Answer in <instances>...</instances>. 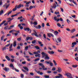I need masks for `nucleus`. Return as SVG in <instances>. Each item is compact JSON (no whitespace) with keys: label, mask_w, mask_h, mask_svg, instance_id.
Listing matches in <instances>:
<instances>
[{"label":"nucleus","mask_w":78,"mask_h":78,"mask_svg":"<svg viewBox=\"0 0 78 78\" xmlns=\"http://www.w3.org/2000/svg\"><path fill=\"white\" fill-rule=\"evenodd\" d=\"M41 55H42V58H45L44 59L46 60L47 59H49V57L48 56V55L47 53H45L44 52H43L41 53Z\"/></svg>","instance_id":"f257e3e1"},{"label":"nucleus","mask_w":78,"mask_h":78,"mask_svg":"<svg viewBox=\"0 0 78 78\" xmlns=\"http://www.w3.org/2000/svg\"><path fill=\"white\" fill-rule=\"evenodd\" d=\"M45 63L46 64H50L51 67L53 66V63L51 62V61L50 60L49 61H45Z\"/></svg>","instance_id":"f03ea898"},{"label":"nucleus","mask_w":78,"mask_h":78,"mask_svg":"<svg viewBox=\"0 0 78 78\" xmlns=\"http://www.w3.org/2000/svg\"><path fill=\"white\" fill-rule=\"evenodd\" d=\"M56 42L57 44L58 43H61V38L59 37L57 38V39H55Z\"/></svg>","instance_id":"7ed1b4c3"},{"label":"nucleus","mask_w":78,"mask_h":78,"mask_svg":"<svg viewBox=\"0 0 78 78\" xmlns=\"http://www.w3.org/2000/svg\"><path fill=\"white\" fill-rule=\"evenodd\" d=\"M66 75L67 76V78H73L71 73H66Z\"/></svg>","instance_id":"20e7f679"},{"label":"nucleus","mask_w":78,"mask_h":78,"mask_svg":"<svg viewBox=\"0 0 78 78\" xmlns=\"http://www.w3.org/2000/svg\"><path fill=\"white\" fill-rule=\"evenodd\" d=\"M16 6H17L16 8H17L18 9H20L21 7L23 8V7L24 6L23 5H22L21 4H20L19 5H16Z\"/></svg>","instance_id":"39448f33"},{"label":"nucleus","mask_w":78,"mask_h":78,"mask_svg":"<svg viewBox=\"0 0 78 78\" xmlns=\"http://www.w3.org/2000/svg\"><path fill=\"white\" fill-rule=\"evenodd\" d=\"M76 44H77V43H76V42H73L72 43L71 47L73 48V47H75V45H76Z\"/></svg>","instance_id":"423d86ee"},{"label":"nucleus","mask_w":78,"mask_h":78,"mask_svg":"<svg viewBox=\"0 0 78 78\" xmlns=\"http://www.w3.org/2000/svg\"><path fill=\"white\" fill-rule=\"evenodd\" d=\"M57 71L58 73H61L62 72V69L60 67H58L57 69Z\"/></svg>","instance_id":"0eeeda50"},{"label":"nucleus","mask_w":78,"mask_h":78,"mask_svg":"<svg viewBox=\"0 0 78 78\" xmlns=\"http://www.w3.org/2000/svg\"><path fill=\"white\" fill-rule=\"evenodd\" d=\"M48 36L49 37H51V36L52 37H54V35L51 33L48 34Z\"/></svg>","instance_id":"6e6552de"},{"label":"nucleus","mask_w":78,"mask_h":78,"mask_svg":"<svg viewBox=\"0 0 78 78\" xmlns=\"http://www.w3.org/2000/svg\"><path fill=\"white\" fill-rule=\"evenodd\" d=\"M48 53L50 54V55H53L55 53V52L53 51H48Z\"/></svg>","instance_id":"1a4fd4ad"},{"label":"nucleus","mask_w":78,"mask_h":78,"mask_svg":"<svg viewBox=\"0 0 78 78\" xmlns=\"http://www.w3.org/2000/svg\"><path fill=\"white\" fill-rule=\"evenodd\" d=\"M69 2H72V3H74L75 5H77V4H76V2L75 1H74V0H69Z\"/></svg>","instance_id":"9d476101"},{"label":"nucleus","mask_w":78,"mask_h":78,"mask_svg":"<svg viewBox=\"0 0 78 78\" xmlns=\"http://www.w3.org/2000/svg\"><path fill=\"white\" fill-rule=\"evenodd\" d=\"M54 19L55 21H57V22H59V19H57V17L56 16H55Z\"/></svg>","instance_id":"9b49d317"},{"label":"nucleus","mask_w":78,"mask_h":78,"mask_svg":"<svg viewBox=\"0 0 78 78\" xmlns=\"http://www.w3.org/2000/svg\"><path fill=\"white\" fill-rule=\"evenodd\" d=\"M3 69L7 72H8V71L9 70V69L8 68L5 67L4 68H3Z\"/></svg>","instance_id":"f8f14e48"},{"label":"nucleus","mask_w":78,"mask_h":78,"mask_svg":"<svg viewBox=\"0 0 78 78\" xmlns=\"http://www.w3.org/2000/svg\"><path fill=\"white\" fill-rule=\"evenodd\" d=\"M34 34L35 36H36V37H38V35H37V32L36 31H35V30H34Z\"/></svg>","instance_id":"ddd939ff"},{"label":"nucleus","mask_w":78,"mask_h":78,"mask_svg":"<svg viewBox=\"0 0 78 78\" xmlns=\"http://www.w3.org/2000/svg\"><path fill=\"white\" fill-rule=\"evenodd\" d=\"M6 22V20H5L4 21L2 22L0 24V27H2V25H3V24H4V23H5V22Z\"/></svg>","instance_id":"4468645a"},{"label":"nucleus","mask_w":78,"mask_h":78,"mask_svg":"<svg viewBox=\"0 0 78 78\" xmlns=\"http://www.w3.org/2000/svg\"><path fill=\"white\" fill-rule=\"evenodd\" d=\"M43 70H47V68H45V66H42Z\"/></svg>","instance_id":"2eb2a0df"},{"label":"nucleus","mask_w":78,"mask_h":78,"mask_svg":"<svg viewBox=\"0 0 78 78\" xmlns=\"http://www.w3.org/2000/svg\"><path fill=\"white\" fill-rule=\"evenodd\" d=\"M34 47L35 48H36V49H37V50H41L40 49V48H39V46H35Z\"/></svg>","instance_id":"dca6fc26"},{"label":"nucleus","mask_w":78,"mask_h":78,"mask_svg":"<svg viewBox=\"0 0 78 78\" xmlns=\"http://www.w3.org/2000/svg\"><path fill=\"white\" fill-rule=\"evenodd\" d=\"M54 33L55 36H57V34H59V32H58V31H54Z\"/></svg>","instance_id":"f3484780"},{"label":"nucleus","mask_w":78,"mask_h":78,"mask_svg":"<svg viewBox=\"0 0 78 78\" xmlns=\"http://www.w3.org/2000/svg\"><path fill=\"white\" fill-rule=\"evenodd\" d=\"M51 8H56V4H54L53 5V6H51Z\"/></svg>","instance_id":"a211bd4d"},{"label":"nucleus","mask_w":78,"mask_h":78,"mask_svg":"<svg viewBox=\"0 0 78 78\" xmlns=\"http://www.w3.org/2000/svg\"><path fill=\"white\" fill-rule=\"evenodd\" d=\"M5 58L6 59H7V60H8V61H10V59L9 58V57H8V56H5Z\"/></svg>","instance_id":"6ab92c4d"},{"label":"nucleus","mask_w":78,"mask_h":78,"mask_svg":"<svg viewBox=\"0 0 78 78\" xmlns=\"http://www.w3.org/2000/svg\"><path fill=\"white\" fill-rule=\"evenodd\" d=\"M35 57H38V58L41 57V54H37V55H35Z\"/></svg>","instance_id":"aec40b11"},{"label":"nucleus","mask_w":78,"mask_h":78,"mask_svg":"<svg viewBox=\"0 0 78 78\" xmlns=\"http://www.w3.org/2000/svg\"><path fill=\"white\" fill-rule=\"evenodd\" d=\"M13 47H15L16 45H17V44H16V41H14V43H13Z\"/></svg>","instance_id":"412c9836"},{"label":"nucleus","mask_w":78,"mask_h":78,"mask_svg":"<svg viewBox=\"0 0 78 78\" xmlns=\"http://www.w3.org/2000/svg\"><path fill=\"white\" fill-rule=\"evenodd\" d=\"M17 5H16L15 6V8L13 9V11H16L17 9Z\"/></svg>","instance_id":"4be33fe9"},{"label":"nucleus","mask_w":78,"mask_h":78,"mask_svg":"<svg viewBox=\"0 0 78 78\" xmlns=\"http://www.w3.org/2000/svg\"><path fill=\"white\" fill-rule=\"evenodd\" d=\"M75 31H76V30L75 29H73L71 31V33H74V32H75Z\"/></svg>","instance_id":"5701e85b"},{"label":"nucleus","mask_w":78,"mask_h":78,"mask_svg":"<svg viewBox=\"0 0 78 78\" xmlns=\"http://www.w3.org/2000/svg\"><path fill=\"white\" fill-rule=\"evenodd\" d=\"M36 40H34L32 41V43L33 44H36Z\"/></svg>","instance_id":"b1692460"},{"label":"nucleus","mask_w":78,"mask_h":78,"mask_svg":"<svg viewBox=\"0 0 78 78\" xmlns=\"http://www.w3.org/2000/svg\"><path fill=\"white\" fill-rule=\"evenodd\" d=\"M12 32H14V31H15V32H16V33H20V31L19 30H18V31H17L16 30H12Z\"/></svg>","instance_id":"393cba45"},{"label":"nucleus","mask_w":78,"mask_h":78,"mask_svg":"<svg viewBox=\"0 0 78 78\" xmlns=\"http://www.w3.org/2000/svg\"><path fill=\"white\" fill-rule=\"evenodd\" d=\"M72 67L73 68H76V67H78V65H73L72 66Z\"/></svg>","instance_id":"a878e982"},{"label":"nucleus","mask_w":78,"mask_h":78,"mask_svg":"<svg viewBox=\"0 0 78 78\" xmlns=\"http://www.w3.org/2000/svg\"><path fill=\"white\" fill-rule=\"evenodd\" d=\"M8 21H7V22H10L11 21V18H8Z\"/></svg>","instance_id":"bb28decb"},{"label":"nucleus","mask_w":78,"mask_h":78,"mask_svg":"<svg viewBox=\"0 0 78 78\" xmlns=\"http://www.w3.org/2000/svg\"><path fill=\"white\" fill-rule=\"evenodd\" d=\"M3 12H4L3 10H1V11H0V16H1V15H2V14H3Z\"/></svg>","instance_id":"cd10ccee"},{"label":"nucleus","mask_w":78,"mask_h":78,"mask_svg":"<svg viewBox=\"0 0 78 78\" xmlns=\"http://www.w3.org/2000/svg\"><path fill=\"white\" fill-rule=\"evenodd\" d=\"M53 62L55 66H57V63H56V61H55V60H53Z\"/></svg>","instance_id":"c85d7f7f"},{"label":"nucleus","mask_w":78,"mask_h":78,"mask_svg":"<svg viewBox=\"0 0 78 78\" xmlns=\"http://www.w3.org/2000/svg\"><path fill=\"white\" fill-rule=\"evenodd\" d=\"M12 12V10H11V11H10L9 12L7 13L8 16L9 15V14H11V12Z\"/></svg>","instance_id":"c756f323"},{"label":"nucleus","mask_w":78,"mask_h":78,"mask_svg":"<svg viewBox=\"0 0 78 78\" xmlns=\"http://www.w3.org/2000/svg\"><path fill=\"white\" fill-rule=\"evenodd\" d=\"M14 25H12V26H10L9 28L8 29L9 30H11V28H13V27H14Z\"/></svg>","instance_id":"7c9ffc66"},{"label":"nucleus","mask_w":78,"mask_h":78,"mask_svg":"<svg viewBox=\"0 0 78 78\" xmlns=\"http://www.w3.org/2000/svg\"><path fill=\"white\" fill-rule=\"evenodd\" d=\"M58 75H59V78H63V76L61 74H58Z\"/></svg>","instance_id":"2f4dec72"},{"label":"nucleus","mask_w":78,"mask_h":78,"mask_svg":"<svg viewBox=\"0 0 78 78\" xmlns=\"http://www.w3.org/2000/svg\"><path fill=\"white\" fill-rule=\"evenodd\" d=\"M24 30L25 31H30V28H25V29H24Z\"/></svg>","instance_id":"473e14b6"},{"label":"nucleus","mask_w":78,"mask_h":78,"mask_svg":"<svg viewBox=\"0 0 78 78\" xmlns=\"http://www.w3.org/2000/svg\"><path fill=\"white\" fill-rule=\"evenodd\" d=\"M23 68L24 69H25V70H27V71H28V68H27V67H24Z\"/></svg>","instance_id":"72a5a7b5"},{"label":"nucleus","mask_w":78,"mask_h":78,"mask_svg":"<svg viewBox=\"0 0 78 78\" xmlns=\"http://www.w3.org/2000/svg\"><path fill=\"white\" fill-rule=\"evenodd\" d=\"M39 59H40L39 58L36 59L35 60H34V61L35 62H36V61H38L39 60Z\"/></svg>","instance_id":"f704fd0d"},{"label":"nucleus","mask_w":78,"mask_h":78,"mask_svg":"<svg viewBox=\"0 0 78 78\" xmlns=\"http://www.w3.org/2000/svg\"><path fill=\"white\" fill-rule=\"evenodd\" d=\"M5 37V35H3L2 36L1 38V41H3V38Z\"/></svg>","instance_id":"c9c22d12"},{"label":"nucleus","mask_w":78,"mask_h":78,"mask_svg":"<svg viewBox=\"0 0 78 78\" xmlns=\"http://www.w3.org/2000/svg\"><path fill=\"white\" fill-rule=\"evenodd\" d=\"M33 24L34 25H37V23L36 22H34Z\"/></svg>","instance_id":"e433bc0d"},{"label":"nucleus","mask_w":78,"mask_h":78,"mask_svg":"<svg viewBox=\"0 0 78 78\" xmlns=\"http://www.w3.org/2000/svg\"><path fill=\"white\" fill-rule=\"evenodd\" d=\"M38 65H39L40 66H42V67H43V66H44L43 64L41 63H39L38 64Z\"/></svg>","instance_id":"4c0bfd02"},{"label":"nucleus","mask_w":78,"mask_h":78,"mask_svg":"<svg viewBox=\"0 0 78 78\" xmlns=\"http://www.w3.org/2000/svg\"><path fill=\"white\" fill-rule=\"evenodd\" d=\"M9 26H6L5 27H4L5 30H7V29H8V27Z\"/></svg>","instance_id":"58836bf2"},{"label":"nucleus","mask_w":78,"mask_h":78,"mask_svg":"<svg viewBox=\"0 0 78 78\" xmlns=\"http://www.w3.org/2000/svg\"><path fill=\"white\" fill-rule=\"evenodd\" d=\"M66 21H67V23H68L69 24V23H70V20H69V19H67Z\"/></svg>","instance_id":"ea45409f"},{"label":"nucleus","mask_w":78,"mask_h":78,"mask_svg":"<svg viewBox=\"0 0 78 78\" xmlns=\"http://www.w3.org/2000/svg\"><path fill=\"white\" fill-rule=\"evenodd\" d=\"M44 77H45V78H50V76H49L46 75L44 76Z\"/></svg>","instance_id":"a19ab883"},{"label":"nucleus","mask_w":78,"mask_h":78,"mask_svg":"<svg viewBox=\"0 0 78 78\" xmlns=\"http://www.w3.org/2000/svg\"><path fill=\"white\" fill-rule=\"evenodd\" d=\"M52 70H53V71H55V70H56V68L55 67L52 68Z\"/></svg>","instance_id":"79ce46f5"},{"label":"nucleus","mask_w":78,"mask_h":78,"mask_svg":"<svg viewBox=\"0 0 78 78\" xmlns=\"http://www.w3.org/2000/svg\"><path fill=\"white\" fill-rule=\"evenodd\" d=\"M30 39V37H26V40L27 41H28L29 39Z\"/></svg>","instance_id":"37998d69"},{"label":"nucleus","mask_w":78,"mask_h":78,"mask_svg":"<svg viewBox=\"0 0 78 78\" xmlns=\"http://www.w3.org/2000/svg\"><path fill=\"white\" fill-rule=\"evenodd\" d=\"M33 8V7L32 6H30V7L29 8V9L30 10L31 9H32V8Z\"/></svg>","instance_id":"c03bdc74"},{"label":"nucleus","mask_w":78,"mask_h":78,"mask_svg":"<svg viewBox=\"0 0 78 78\" xmlns=\"http://www.w3.org/2000/svg\"><path fill=\"white\" fill-rule=\"evenodd\" d=\"M34 54H35V55H37L38 54V52L36 51H34Z\"/></svg>","instance_id":"a18cd8bd"},{"label":"nucleus","mask_w":78,"mask_h":78,"mask_svg":"<svg viewBox=\"0 0 78 78\" xmlns=\"http://www.w3.org/2000/svg\"><path fill=\"white\" fill-rule=\"evenodd\" d=\"M58 51L59 53H61V52H62V50H60L58 49Z\"/></svg>","instance_id":"49530a36"},{"label":"nucleus","mask_w":78,"mask_h":78,"mask_svg":"<svg viewBox=\"0 0 78 78\" xmlns=\"http://www.w3.org/2000/svg\"><path fill=\"white\" fill-rule=\"evenodd\" d=\"M57 25L59 27H61V24H60L59 23H58L57 24Z\"/></svg>","instance_id":"de8ad7c7"},{"label":"nucleus","mask_w":78,"mask_h":78,"mask_svg":"<svg viewBox=\"0 0 78 78\" xmlns=\"http://www.w3.org/2000/svg\"><path fill=\"white\" fill-rule=\"evenodd\" d=\"M55 14L56 15H58V14H59V12H55Z\"/></svg>","instance_id":"09e8293b"},{"label":"nucleus","mask_w":78,"mask_h":78,"mask_svg":"<svg viewBox=\"0 0 78 78\" xmlns=\"http://www.w3.org/2000/svg\"><path fill=\"white\" fill-rule=\"evenodd\" d=\"M12 44H11L10 46L9 47V49L12 48Z\"/></svg>","instance_id":"8fccbe9b"},{"label":"nucleus","mask_w":78,"mask_h":78,"mask_svg":"<svg viewBox=\"0 0 78 78\" xmlns=\"http://www.w3.org/2000/svg\"><path fill=\"white\" fill-rule=\"evenodd\" d=\"M47 72L48 73H51V71L48 70L47 71Z\"/></svg>","instance_id":"3c124183"},{"label":"nucleus","mask_w":78,"mask_h":78,"mask_svg":"<svg viewBox=\"0 0 78 78\" xmlns=\"http://www.w3.org/2000/svg\"><path fill=\"white\" fill-rule=\"evenodd\" d=\"M30 3H31V2H30V1L27 2L26 3V5H29L30 4Z\"/></svg>","instance_id":"603ef678"},{"label":"nucleus","mask_w":78,"mask_h":78,"mask_svg":"<svg viewBox=\"0 0 78 78\" xmlns=\"http://www.w3.org/2000/svg\"><path fill=\"white\" fill-rule=\"evenodd\" d=\"M68 5L71 6H74V5L73 4H71L70 3H68Z\"/></svg>","instance_id":"864d4df0"},{"label":"nucleus","mask_w":78,"mask_h":78,"mask_svg":"<svg viewBox=\"0 0 78 78\" xmlns=\"http://www.w3.org/2000/svg\"><path fill=\"white\" fill-rule=\"evenodd\" d=\"M21 78H23V77H24V75H23V74H21Z\"/></svg>","instance_id":"5fc2aeb1"},{"label":"nucleus","mask_w":78,"mask_h":78,"mask_svg":"<svg viewBox=\"0 0 78 78\" xmlns=\"http://www.w3.org/2000/svg\"><path fill=\"white\" fill-rule=\"evenodd\" d=\"M8 22H7L6 23H4V25L5 26H6V25H8Z\"/></svg>","instance_id":"6e6d98bb"},{"label":"nucleus","mask_w":78,"mask_h":78,"mask_svg":"<svg viewBox=\"0 0 78 78\" xmlns=\"http://www.w3.org/2000/svg\"><path fill=\"white\" fill-rule=\"evenodd\" d=\"M15 16H17V15L15 14L13 15H12L11 16V17H15Z\"/></svg>","instance_id":"4d7b16f0"},{"label":"nucleus","mask_w":78,"mask_h":78,"mask_svg":"<svg viewBox=\"0 0 78 78\" xmlns=\"http://www.w3.org/2000/svg\"><path fill=\"white\" fill-rule=\"evenodd\" d=\"M6 47H4V48H2V50H3V51H4V50H6Z\"/></svg>","instance_id":"13d9d810"},{"label":"nucleus","mask_w":78,"mask_h":78,"mask_svg":"<svg viewBox=\"0 0 78 78\" xmlns=\"http://www.w3.org/2000/svg\"><path fill=\"white\" fill-rule=\"evenodd\" d=\"M22 18H23V17L22 16H20V17H19L18 18V20H19V19H22Z\"/></svg>","instance_id":"bf43d9fd"},{"label":"nucleus","mask_w":78,"mask_h":78,"mask_svg":"<svg viewBox=\"0 0 78 78\" xmlns=\"http://www.w3.org/2000/svg\"><path fill=\"white\" fill-rule=\"evenodd\" d=\"M63 60H64V61H66V62H67V61H68V59H63Z\"/></svg>","instance_id":"052dcab7"},{"label":"nucleus","mask_w":78,"mask_h":78,"mask_svg":"<svg viewBox=\"0 0 78 78\" xmlns=\"http://www.w3.org/2000/svg\"><path fill=\"white\" fill-rule=\"evenodd\" d=\"M43 37L44 38V39H46V35H45V34H43Z\"/></svg>","instance_id":"680f3d73"},{"label":"nucleus","mask_w":78,"mask_h":78,"mask_svg":"<svg viewBox=\"0 0 78 78\" xmlns=\"http://www.w3.org/2000/svg\"><path fill=\"white\" fill-rule=\"evenodd\" d=\"M66 30H67V31H70V29H66Z\"/></svg>","instance_id":"e2e57ef3"},{"label":"nucleus","mask_w":78,"mask_h":78,"mask_svg":"<svg viewBox=\"0 0 78 78\" xmlns=\"http://www.w3.org/2000/svg\"><path fill=\"white\" fill-rule=\"evenodd\" d=\"M75 59L76 60V61H78V57H76V58H75Z\"/></svg>","instance_id":"0e129e2a"},{"label":"nucleus","mask_w":78,"mask_h":78,"mask_svg":"<svg viewBox=\"0 0 78 78\" xmlns=\"http://www.w3.org/2000/svg\"><path fill=\"white\" fill-rule=\"evenodd\" d=\"M44 26H45V25H44V23H43L42 24V27H44Z\"/></svg>","instance_id":"69168bd1"},{"label":"nucleus","mask_w":78,"mask_h":78,"mask_svg":"<svg viewBox=\"0 0 78 78\" xmlns=\"http://www.w3.org/2000/svg\"><path fill=\"white\" fill-rule=\"evenodd\" d=\"M11 61L12 62H13L14 61V59H11Z\"/></svg>","instance_id":"338daca9"},{"label":"nucleus","mask_w":78,"mask_h":78,"mask_svg":"<svg viewBox=\"0 0 78 78\" xmlns=\"http://www.w3.org/2000/svg\"><path fill=\"white\" fill-rule=\"evenodd\" d=\"M38 43H39V44H42V42H41V41H38Z\"/></svg>","instance_id":"774afa93"}]
</instances>
